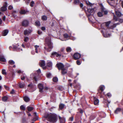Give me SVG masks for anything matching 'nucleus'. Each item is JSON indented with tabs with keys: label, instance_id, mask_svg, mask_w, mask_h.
Returning a JSON list of instances; mask_svg holds the SVG:
<instances>
[{
	"label": "nucleus",
	"instance_id": "obj_1",
	"mask_svg": "<svg viewBox=\"0 0 123 123\" xmlns=\"http://www.w3.org/2000/svg\"><path fill=\"white\" fill-rule=\"evenodd\" d=\"M44 117L47 119L48 121L53 123L56 122L58 119L57 116L54 113L46 114L44 115Z\"/></svg>",
	"mask_w": 123,
	"mask_h": 123
},
{
	"label": "nucleus",
	"instance_id": "obj_2",
	"mask_svg": "<svg viewBox=\"0 0 123 123\" xmlns=\"http://www.w3.org/2000/svg\"><path fill=\"white\" fill-rule=\"evenodd\" d=\"M45 45H47L48 48H47L46 47H44V49L47 51L49 52L51 51V49L53 48V43L51 42V40L49 38H45Z\"/></svg>",
	"mask_w": 123,
	"mask_h": 123
},
{
	"label": "nucleus",
	"instance_id": "obj_3",
	"mask_svg": "<svg viewBox=\"0 0 123 123\" xmlns=\"http://www.w3.org/2000/svg\"><path fill=\"white\" fill-rule=\"evenodd\" d=\"M45 45H47L48 48H47L46 47H44V49L47 51L49 52L51 51V49L53 48V43L51 42V40L49 38H45Z\"/></svg>",
	"mask_w": 123,
	"mask_h": 123
},
{
	"label": "nucleus",
	"instance_id": "obj_4",
	"mask_svg": "<svg viewBox=\"0 0 123 123\" xmlns=\"http://www.w3.org/2000/svg\"><path fill=\"white\" fill-rule=\"evenodd\" d=\"M64 48H62L61 49V52H60V54L56 52H54L51 54V55L53 56H55V55L57 57L62 56V57H63L64 56L63 55V53L64 54H66L64 53Z\"/></svg>",
	"mask_w": 123,
	"mask_h": 123
},
{
	"label": "nucleus",
	"instance_id": "obj_5",
	"mask_svg": "<svg viewBox=\"0 0 123 123\" xmlns=\"http://www.w3.org/2000/svg\"><path fill=\"white\" fill-rule=\"evenodd\" d=\"M33 31L32 28L31 27H29L28 29H26L24 31L25 35H28L30 34Z\"/></svg>",
	"mask_w": 123,
	"mask_h": 123
},
{
	"label": "nucleus",
	"instance_id": "obj_6",
	"mask_svg": "<svg viewBox=\"0 0 123 123\" xmlns=\"http://www.w3.org/2000/svg\"><path fill=\"white\" fill-rule=\"evenodd\" d=\"M29 21L26 19L23 20L21 22V24L22 26L25 27H27L29 25Z\"/></svg>",
	"mask_w": 123,
	"mask_h": 123
},
{
	"label": "nucleus",
	"instance_id": "obj_7",
	"mask_svg": "<svg viewBox=\"0 0 123 123\" xmlns=\"http://www.w3.org/2000/svg\"><path fill=\"white\" fill-rule=\"evenodd\" d=\"M105 89V86L104 85H100L99 88L98 89V92L97 93L98 94L99 93L100 94H101Z\"/></svg>",
	"mask_w": 123,
	"mask_h": 123
},
{
	"label": "nucleus",
	"instance_id": "obj_8",
	"mask_svg": "<svg viewBox=\"0 0 123 123\" xmlns=\"http://www.w3.org/2000/svg\"><path fill=\"white\" fill-rule=\"evenodd\" d=\"M59 70H61L64 68V66L62 63H57L56 65Z\"/></svg>",
	"mask_w": 123,
	"mask_h": 123
},
{
	"label": "nucleus",
	"instance_id": "obj_9",
	"mask_svg": "<svg viewBox=\"0 0 123 123\" xmlns=\"http://www.w3.org/2000/svg\"><path fill=\"white\" fill-rule=\"evenodd\" d=\"M81 56V55L79 53H75L73 56V59L75 60H77L79 59Z\"/></svg>",
	"mask_w": 123,
	"mask_h": 123
},
{
	"label": "nucleus",
	"instance_id": "obj_10",
	"mask_svg": "<svg viewBox=\"0 0 123 123\" xmlns=\"http://www.w3.org/2000/svg\"><path fill=\"white\" fill-rule=\"evenodd\" d=\"M7 3L6 2H5L3 6L1 7L0 9V10L2 12L6 11L7 10Z\"/></svg>",
	"mask_w": 123,
	"mask_h": 123
},
{
	"label": "nucleus",
	"instance_id": "obj_11",
	"mask_svg": "<svg viewBox=\"0 0 123 123\" xmlns=\"http://www.w3.org/2000/svg\"><path fill=\"white\" fill-rule=\"evenodd\" d=\"M38 87L39 89V91L41 92H43V85L41 83L39 84L38 85Z\"/></svg>",
	"mask_w": 123,
	"mask_h": 123
},
{
	"label": "nucleus",
	"instance_id": "obj_12",
	"mask_svg": "<svg viewBox=\"0 0 123 123\" xmlns=\"http://www.w3.org/2000/svg\"><path fill=\"white\" fill-rule=\"evenodd\" d=\"M61 70V73L62 75H64L67 73V70L64 68Z\"/></svg>",
	"mask_w": 123,
	"mask_h": 123
},
{
	"label": "nucleus",
	"instance_id": "obj_13",
	"mask_svg": "<svg viewBox=\"0 0 123 123\" xmlns=\"http://www.w3.org/2000/svg\"><path fill=\"white\" fill-rule=\"evenodd\" d=\"M0 61L3 62H5L6 61L4 56L2 55H0Z\"/></svg>",
	"mask_w": 123,
	"mask_h": 123
},
{
	"label": "nucleus",
	"instance_id": "obj_14",
	"mask_svg": "<svg viewBox=\"0 0 123 123\" xmlns=\"http://www.w3.org/2000/svg\"><path fill=\"white\" fill-rule=\"evenodd\" d=\"M39 64L41 67H43L45 65V62L44 61L42 60L39 62Z\"/></svg>",
	"mask_w": 123,
	"mask_h": 123
},
{
	"label": "nucleus",
	"instance_id": "obj_15",
	"mask_svg": "<svg viewBox=\"0 0 123 123\" xmlns=\"http://www.w3.org/2000/svg\"><path fill=\"white\" fill-rule=\"evenodd\" d=\"M122 110L121 108H117L114 111V113L115 114H117L121 111Z\"/></svg>",
	"mask_w": 123,
	"mask_h": 123
},
{
	"label": "nucleus",
	"instance_id": "obj_16",
	"mask_svg": "<svg viewBox=\"0 0 123 123\" xmlns=\"http://www.w3.org/2000/svg\"><path fill=\"white\" fill-rule=\"evenodd\" d=\"M101 12L103 13H104V14L105 15H106L108 13V12L106 10H105V8L103 7H102L101 8Z\"/></svg>",
	"mask_w": 123,
	"mask_h": 123
},
{
	"label": "nucleus",
	"instance_id": "obj_17",
	"mask_svg": "<svg viewBox=\"0 0 123 123\" xmlns=\"http://www.w3.org/2000/svg\"><path fill=\"white\" fill-rule=\"evenodd\" d=\"M58 117L60 123H65V118H62L60 116H59Z\"/></svg>",
	"mask_w": 123,
	"mask_h": 123
},
{
	"label": "nucleus",
	"instance_id": "obj_18",
	"mask_svg": "<svg viewBox=\"0 0 123 123\" xmlns=\"http://www.w3.org/2000/svg\"><path fill=\"white\" fill-rule=\"evenodd\" d=\"M28 12L27 10H24L21 9L19 13L21 14H24L26 13L27 12Z\"/></svg>",
	"mask_w": 123,
	"mask_h": 123
},
{
	"label": "nucleus",
	"instance_id": "obj_19",
	"mask_svg": "<svg viewBox=\"0 0 123 123\" xmlns=\"http://www.w3.org/2000/svg\"><path fill=\"white\" fill-rule=\"evenodd\" d=\"M24 100L26 102H29L30 100L29 98L26 96H25L24 97Z\"/></svg>",
	"mask_w": 123,
	"mask_h": 123
},
{
	"label": "nucleus",
	"instance_id": "obj_20",
	"mask_svg": "<svg viewBox=\"0 0 123 123\" xmlns=\"http://www.w3.org/2000/svg\"><path fill=\"white\" fill-rule=\"evenodd\" d=\"M8 32V31L7 30H5L2 32V34L3 36H6Z\"/></svg>",
	"mask_w": 123,
	"mask_h": 123
},
{
	"label": "nucleus",
	"instance_id": "obj_21",
	"mask_svg": "<svg viewBox=\"0 0 123 123\" xmlns=\"http://www.w3.org/2000/svg\"><path fill=\"white\" fill-rule=\"evenodd\" d=\"M65 105L63 104H61L59 105V109L60 110H62L64 108Z\"/></svg>",
	"mask_w": 123,
	"mask_h": 123
},
{
	"label": "nucleus",
	"instance_id": "obj_22",
	"mask_svg": "<svg viewBox=\"0 0 123 123\" xmlns=\"http://www.w3.org/2000/svg\"><path fill=\"white\" fill-rule=\"evenodd\" d=\"M18 12V11L16 10H13L12 12V15L13 17H15L17 15L16 14H17Z\"/></svg>",
	"mask_w": 123,
	"mask_h": 123
},
{
	"label": "nucleus",
	"instance_id": "obj_23",
	"mask_svg": "<svg viewBox=\"0 0 123 123\" xmlns=\"http://www.w3.org/2000/svg\"><path fill=\"white\" fill-rule=\"evenodd\" d=\"M25 86V84L24 83H20L19 85V87L21 88H24Z\"/></svg>",
	"mask_w": 123,
	"mask_h": 123
},
{
	"label": "nucleus",
	"instance_id": "obj_24",
	"mask_svg": "<svg viewBox=\"0 0 123 123\" xmlns=\"http://www.w3.org/2000/svg\"><path fill=\"white\" fill-rule=\"evenodd\" d=\"M94 11V8H89L87 9V12L89 13H91L93 12Z\"/></svg>",
	"mask_w": 123,
	"mask_h": 123
},
{
	"label": "nucleus",
	"instance_id": "obj_25",
	"mask_svg": "<svg viewBox=\"0 0 123 123\" xmlns=\"http://www.w3.org/2000/svg\"><path fill=\"white\" fill-rule=\"evenodd\" d=\"M74 88L77 90H80V89L81 86L80 85H77L74 86Z\"/></svg>",
	"mask_w": 123,
	"mask_h": 123
},
{
	"label": "nucleus",
	"instance_id": "obj_26",
	"mask_svg": "<svg viewBox=\"0 0 123 123\" xmlns=\"http://www.w3.org/2000/svg\"><path fill=\"white\" fill-rule=\"evenodd\" d=\"M8 99V97L7 96H4L2 98V100L4 102H6L7 101Z\"/></svg>",
	"mask_w": 123,
	"mask_h": 123
},
{
	"label": "nucleus",
	"instance_id": "obj_27",
	"mask_svg": "<svg viewBox=\"0 0 123 123\" xmlns=\"http://www.w3.org/2000/svg\"><path fill=\"white\" fill-rule=\"evenodd\" d=\"M34 109V108L32 107L28 106L27 107V109L28 111H30L33 110Z\"/></svg>",
	"mask_w": 123,
	"mask_h": 123
},
{
	"label": "nucleus",
	"instance_id": "obj_28",
	"mask_svg": "<svg viewBox=\"0 0 123 123\" xmlns=\"http://www.w3.org/2000/svg\"><path fill=\"white\" fill-rule=\"evenodd\" d=\"M116 15L118 17H120L121 16V13L118 11H116Z\"/></svg>",
	"mask_w": 123,
	"mask_h": 123
},
{
	"label": "nucleus",
	"instance_id": "obj_29",
	"mask_svg": "<svg viewBox=\"0 0 123 123\" xmlns=\"http://www.w3.org/2000/svg\"><path fill=\"white\" fill-rule=\"evenodd\" d=\"M35 25L36 26H39L40 25V21L39 20H37L35 22Z\"/></svg>",
	"mask_w": 123,
	"mask_h": 123
},
{
	"label": "nucleus",
	"instance_id": "obj_30",
	"mask_svg": "<svg viewBox=\"0 0 123 123\" xmlns=\"http://www.w3.org/2000/svg\"><path fill=\"white\" fill-rule=\"evenodd\" d=\"M47 65L48 67H52V63L51 62H48L47 63Z\"/></svg>",
	"mask_w": 123,
	"mask_h": 123
},
{
	"label": "nucleus",
	"instance_id": "obj_31",
	"mask_svg": "<svg viewBox=\"0 0 123 123\" xmlns=\"http://www.w3.org/2000/svg\"><path fill=\"white\" fill-rule=\"evenodd\" d=\"M52 80L54 82H56L58 81V80L57 77H55L53 78Z\"/></svg>",
	"mask_w": 123,
	"mask_h": 123
},
{
	"label": "nucleus",
	"instance_id": "obj_32",
	"mask_svg": "<svg viewBox=\"0 0 123 123\" xmlns=\"http://www.w3.org/2000/svg\"><path fill=\"white\" fill-rule=\"evenodd\" d=\"M80 2L79 0H74V3L75 5H78Z\"/></svg>",
	"mask_w": 123,
	"mask_h": 123
},
{
	"label": "nucleus",
	"instance_id": "obj_33",
	"mask_svg": "<svg viewBox=\"0 0 123 123\" xmlns=\"http://www.w3.org/2000/svg\"><path fill=\"white\" fill-rule=\"evenodd\" d=\"M66 51L67 52H70L71 51V49L70 47H68L66 48Z\"/></svg>",
	"mask_w": 123,
	"mask_h": 123
},
{
	"label": "nucleus",
	"instance_id": "obj_34",
	"mask_svg": "<svg viewBox=\"0 0 123 123\" xmlns=\"http://www.w3.org/2000/svg\"><path fill=\"white\" fill-rule=\"evenodd\" d=\"M42 19L44 21L46 20L47 19V17L46 16L43 15L42 17Z\"/></svg>",
	"mask_w": 123,
	"mask_h": 123
},
{
	"label": "nucleus",
	"instance_id": "obj_35",
	"mask_svg": "<svg viewBox=\"0 0 123 123\" xmlns=\"http://www.w3.org/2000/svg\"><path fill=\"white\" fill-rule=\"evenodd\" d=\"M76 62L77 64L78 65H80L81 64L82 62V60L80 59H78Z\"/></svg>",
	"mask_w": 123,
	"mask_h": 123
},
{
	"label": "nucleus",
	"instance_id": "obj_36",
	"mask_svg": "<svg viewBox=\"0 0 123 123\" xmlns=\"http://www.w3.org/2000/svg\"><path fill=\"white\" fill-rule=\"evenodd\" d=\"M63 36L64 38H68L70 37V36H69L68 35L67 33L64 34L63 35Z\"/></svg>",
	"mask_w": 123,
	"mask_h": 123
},
{
	"label": "nucleus",
	"instance_id": "obj_37",
	"mask_svg": "<svg viewBox=\"0 0 123 123\" xmlns=\"http://www.w3.org/2000/svg\"><path fill=\"white\" fill-rule=\"evenodd\" d=\"M99 101L96 98L95 99L94 101V104L95 105H97L99 103Z\"/></svg>",
	"mask_w": 123,
	"mask_h": 123
},
{
	"label": "nucleus",
	"instance_id": "obj_38",
	"mask_svg": "<svg viewBox=\"0 0 123 123\" xmlns=\"http://www.w3.org/2000/svg\"><path fill=\"white\" fill-rule=\"evenodd\" d=\"M98 16L99 17H101L103 16V13L101 12H99L97 13Z\"/></svg>",
	"mask_w": 123,
	"mask_h": 123
},
{
	"label": "nucleus",
	"instance_id": "obj_39",
	"mask_svg": "<svg viewBox=\"0 0 123 123\" xmlns=\"http://www.w3.org/2000/svg\"><path fill=\"white\" fill-rule=\"evenodd\" d=\"M20 109L21 110L25 111V108L23 105H21L20 107Z\"/></svg>",
	"mask_w": 123,
	"mask_h": 123
},
{
	"label": "nucleus",
	"instance_id": "obj_40",
	"mask_svg": "<svg viewBox=\"0 0 123 123\" xmlns=\"http://www.w3.org/2000/svg\"><path fill=\"white\" fill-rule=\"evenodd\" d=\"M35 4V2L34 1H32L30 4V5L31 7H33V5Z\"/></svg>",
	"mask_w": 123,
	"mask_h": 123
},
{
	"label": "nucleus",
	"instance_id": "obj_41",
	"mask_svg": "<svg viewBox=\"0 0 123 123\" xmlns=\"http://www.w3.org/2000/svg\"><path fill=\"white\" fill-rule=\"evenodd\" d=\"M39 47V46L37 45H35L34 46V47L35 48V52L37 53H38V51H37V48H38Z\"/></svg>",
	"mask_w": 123,
	"mask_h": 123
},
{
	"label": "nucleus",
	"instance_id": "obj_42",
	"mask_svg": "<svg viewBox=\"0 0 123 123\" xmlns=\"http://www.w3.org/2000/svg\"><path fill=\"white\" fill-rule=\"evenodd\" d=\"M2 73L4 75H6V73L5 70V69H3L2 71Z\"/></svg>",
	"mask_w": 123,
	"mask_h": 123
},
{
	"label": "nucleus",
	"instance_id": "obj_43",
	"mask_svg": "<svg viewBox=\"0 0 123 123\" xmlns=\"http://www.w3.org/2000/svg\"><path fill=\"white\" fill-rule=\"evenodd\" d=\"M11 65L14 64L15 63L12 60H10L8 62Z\"/></svg>",
	"mask_w": 123,
	"mask_h": 123
},
{
	"label": "nucleus",
	"instance_id": "obj_44",
	"mask_svg": "<svg viewBox=\"0 0 123 123\" xmlns=\"http://www.w3.org/2000/svg\"><path fill=\"white\" fill-rule=\"evenodd\" d=\"M111 22L110 21L107 22H105V26L108 27H109V25L110 24V23Z\"/></svg>",
	"mask_w": 123,
	"mask_h": 123
},
{
	"label": "nucleus",
	"instance_id": "obj_45",
	"mask_svg": "<svg viewBox=\"0 0 123 123\" xmlns=\"http://www.w3.org/2000/svg\"><path fill=\"white\" fill-rule=\"evenodd\" d=\"M51 76V74L50 73H48L47 74L46 76H47V77L48 78H49Z\"/></svg>",
	"mask_w": 123,
	"mask_h": 123
},
{
	"label": "nucleus",
	"instance_id": "obj_46",
	"mask_svg": "<svg viewBox=\"0 0 123 123\" xmlns=\"http://www.w3.org/2000/svg\"><path fill=\"white\" fill-rule=\"evenodd\" d=\"M86 3L87 5L90 6H91L92 5V4L89 1L87 2L86 1Z\"/></svg>",
	"mask_w": 123,
	"mask_h": 123
},
{
	"label": "nucleus",
	"instance_id": "obj_47",
	"mask_svg": "<svg viewBox=\"0 0 123 123\" xmlns=\"http://www.w3.org/2000/svg\"><path fill=\"white\" fill-rule=\"evenodd\" d=\"M29 39L28 37H25L24 39V41L25 42H26Z\"/></svg>",
	"mask_w": 123,
	"mask_h": 123
},
{
	"label": "nucleus",
	"instance_id": "obj_48",
	"mask_svg": "<svg viewBox=\"0 0 123 123\" xmlns=\"http://www.w3.org/2000/svg\"><path fill=\"white\" fill-rule=\"evenodd\" d=\"M22 121L23 123H26V118H23Z\"/></svg>",
	"mask_w": 123,
	"mask_h": 123
},
{
	"label": "nucleus",
	"instance_id": "obj_49",
	"mask_svg": "<svg viewBox=\"0 0 123 123\" xmlns=\"http://www.w3.org/2000/svg\"><path fill=\"white\" fill-rule=\"evenodd\" d=\"M113 18L114 19V20H115L116 21L117 20L118 18L115 15H114V16L113 17Z\"/></svg>",
	"mask_w": 123,
	"mask_h": 123
},
{
	"label": "nucleus",
	"instance_id": "obj_50",
	"mask_svg": "<svg viewBox=\"0 0 123 123\" xmlns=\"http://www.w3.org/2000/svg\"><path fill=\"white\" fill-rule=\"evenodd\" d=\"M55 108V107H54V106L52 107L51 108H49V110L50 111L52 112V111H53L54 109Z\"/></svg>",
	"mask_w": 123,
	"mask_h": 123
},
{
	"label": "nucleus",
	"instance_id": "obj_51",
	"mask_svg": "<svg viewBox=\"0 0 123 123\" xmlns=\"http://www.w3.org/2000/svg\"><path fill=\"white\" fill-rule=\"evenodd\" d=\"M21 79L22 80H24L25 79V77L23 75H21Z\"/></svg>",
	"mask_w": 123,
	"mask_h": 123
},
{
	"label": "nucleus",
	"instance_id": "obj_52",
	"mask_svg": "<svg viewBox=\"0 0 123 123\" xmlns=\"http://www.w3.org/2000/svg\"><path fill=\"white\" fill-rule=\"evenodd\" d=\"M106 95L107 96L109 97V98L111 96V94L109 93H108Z\"/></svg>",
	"mask_w": 123,
	"mask_h": 123
},
{
	"label": "nucleus",
	"instance_id": "obj_53",
	"mask_svg": "<svg viewBox=\"0 0 123 123\" xmlns=\"http://www.w3.org/2000/svg\"><path fill=\"white\" fill-rule=\"evenodd\" d=\"M78 110L80 113L81 114H82L83 113V110L81 109H79Z\"/></svg>",
	"mask_w": 123,
	"mask_h": 123
},
{
	"label": "nucleus",
	"instance_id": "obj_54",
	"mask_svg": "<svg viewBox=\"0 0 123 123\" xmlns=\"http://www.w3.org/2000/svg\"><path fill=\"white\" fill-rule=\"evenodd\" d=\"M58 89L60 91H62L63 90V88L62 87H59L58 88Z\"/></svg>",
	"mask_w": 123,
	"mask_h": 123
},
{
	"label": "nucleus",
	"instance_id": "obj_55",
	"mask_svg": "<svg viewBox=\"0 0 123 123\" xmlns=\"http://www.w3.org/2000/svg\"><path fill=\"white\" fill-rule=\"evenodd\" d=\"M38 119H37L36 118L34 117L31 120L33 122H34L36 121Z\"/></svg>",
	"mask_w": 123,
	"mask_h": 123
},
{
	"label": "nucleus",
	"instance_id": "obj_56",
	"mask_svg": "<svg viewBox=\"0 0 123 123\" xmlns=\"http://www.w3.org/2000/svg\"><path fill=\"white\" fill-rule=\"evenodd\" d=\"M13 8L12 6L11 5H10L9 6L8 9H9L11 10Z\"/></svg>",
	"mask_w": 123,
	"mask_h": 123
},
{
	"label": "nucleus",
	"instance_id": "obj_57",
	"mask_svg": "<svg viewBox=\"0 0 123 123\" xmlns=\"http://www.w3.org/2000/svg\"><path fill=\"white\" fill-rule=\"evenodd\" d=\"M74 119V117H72L69 118V120L71 121H73Z\"/></svg>",
	"mask_w": 123,
	"mask_h": 123
},
{
	"label": "nucleus",
	"instance_id": "obj_58",
	"mask_svg": "<svg viewBox=\"0 0 123 123\" xmlns=\"http://www.w3.org/2000/svg\"><path fill=\"white\" fill-rule=\"evenodd\" d=\"M4 86L5 89H6V90H8L9 89V88L6 85H4Z\"/></svg>",
	"mask_w": 123,
	"mask_h": 123
},
{
	"label": "nucleus",
	"instance_id": "obj_59",
	"mask_svg": "<svg viewBox=\"0 0 123 123\" xmlns=\"http://www.w3.org/2000/svg\"><path fill=\"white\" fill-rule=\"evenodd\" d=\"M42 33V32L41 31H39V30H38L37 31V33L39 35H40Z\"/></svg>",
	"mask_w": 123,
	"mask_h": 123
},
{
	"label": "nucleus",
	"instance_id": "obj_60",
	"mask_svg": "<svg viewBox=\"0 0 123 123\" xmlns=\"http://www.w3.org/2000/svg\"><path fill=\"white\" fill-rule=\"evenodd\" d=\"M41 29L43 31H44L45 30V27L42 26L41 27Z\"/></svg>",
	"mask_w": 123,
	"mask_h": 123
},
{
	"label": "nucleus",
	"instance_id": "obj_61",
	"mask_svg": "<svg viewBox=\"0 0 123 123\" xmlns=\"http://www.w3.org/2000/svg\"><path fill=\"white\" fill-rule=\"evenodd\" d=\"M15 93L14 90L13 89H12L11 91L10 92V93L11 94H13Z\"/></svg>",
	"mask_w": 123,
	"mask_h": 123
},
{
	"label": "nucleus",
	"instance_id": "obj_62",
	"mask_svg": "<svg viewBox=\"0 0 123 123\" xmlns=\"http://www.w3.org/2000/svg\"><path fill=\"white\" fill-rule=\"evenodd\" d=\"M33 79H34V80L36 81L37 82V79L36 78V76H34L33 78Z\"/></svg>",
	"mask_w": 123,
	"mask_h": 123
},
{
	"label": "nucleus",
	"instance_id": "obj_63",
	"mask_svg": "<svg viewBox=\"0 0 123 123\" xmlns=\"http://www.w3.org/2000/svg\"><path fill=\"white\" fill-rule=\"evenodd\" d=\"M117 25V24H113L112 26L113 28H115V27H116Z\"/></svg>",
	"mask_w": 123,
	"mask_h": 123
},
{
	"label": "nucleus",
	"instance_id": "obj_64",
	"mask_svg": "<svg viewBox=\"0 0 123 123\" xmlns=\"http://www.w3.org/2000/svg\"><path fill=\"white\" fill-rule=\"evenodd\" d=\"M28 86V87H31V88H32V84H29Z\"/></svg>",
	"mask_w": 123,
	"mask_h": 123
}]
</instances>
